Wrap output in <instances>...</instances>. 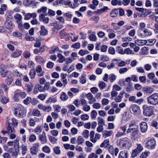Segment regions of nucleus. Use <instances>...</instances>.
Here are the masks:
<instances>
[{
    "mask_svg": "<svg viewBox=\"0 0 158 158\" xmlns=\"http://www.w3.org/2000/svg\"><path fill=\"white\" fill-rule=\"evenodd\" d=\"M48 34V31L45 28L44 26H42L41 27L40 34L42 35H45Z\"/></svg>",
    "mask_w": 158,
    "mask_h": 158,
    "instance_id": "nucleus-31",
    "label": "nucleus"
},
{
    "mask_svg": "<svg viewBox=\"0 0 158 158\" xmlns=\"http://www.w3.org/2000/svg\"><path fill=\"white\" fill-rule=\"evenodd\" d=\"M86 75L85 74H83L81 75V77L80 78V82L82 84L85 83L86 82Z\"/></svg>",
    "mask_w": 158,
    "mask_h": 158,
    "instance_id": "nucleus-35",
    "label": "nucleus"
},
{
    "mask_svg": "<svg viewBox=\"0 0 158 158\" xmlns=\"http://www.w3.org/2000/svg\"><path fill=\"white\" fill-rule=\"evenodd\" d=\"M156 145V142L155 140L153 139H149L147 142L145 147L148 149H153L155 148Z\"/></svg>",
    "mask_w": 158,
    "mask_h": 158,
    "instance_id": "nucleus-6",
    "label": "nucleus"
},
{
    "mask_svg": "<svg viewBox=\"0 0 158 158\" xmlns=\"http://www.w3.org/2000/svg\"><path fill=\"white\" fill-rule=\"evenodd\" d=\"M124 54H127V55H131L133 54L134 52L132 50L130 49L129 48H126L124 49Z\"/></svg>",
    "mask_w": 158,
    "mask_h": 158,
    "instance_id": "nucleus-41",
    "label": "nucleus"
},
{
    "mask_svg": "<svg viewBox=\"0 0 158 158\" xmlns=\"http://www.w3.org/2000/svg\"><path fill=\"white\" fill-rule=\"evenodd\" d=\"M92 3L93 4L89 5V7L93 10H95L98 4V0H93Z\"/></svg>",
    "mask_w": 158,
    "mask_h": 158,
    "instance_id": "nucleus-17",
    "label": "nucleus"
},
{
    "mask_svg": "<svg viewBox=\"0 0 158 158\" xmlns=\"http://www.w3.org/2000/svg\"><path fill=\"white\" fill-rule=\"evenodd\" d=\"M63 15L66 18L67 20L68 21H69L73 16V15L71 14V12H68L67 13H64Z\"/></svg>",
    "mask_w": 158,
    "mask_h": 158,
    "instance_id": "nucleus-30",
    "label": "nucleus"
},
{
    "mask_svg": "<svg viewBox=\"0 0 158 158\" xmlns=\"http://www.w3.org/2000/svg\"><path fill=\"white\" fill-rule=\"evenodd\" d=\"M148 103L152 105H158V93H155L147 98Z\"/></svg>",
    "mask_w": 158,
    "mask_h": 158,
    "instance_id": "nucleus-1",
    "label": "nucleus"
},
{
    "mask_svg": "<svg viewBox=\"0 0 158 158\" xmlns=\"http://www.w3.org/2000/svg\"><path fill=\"white\" fill-rule=\"evenodd\" d=\"M118 63V60L116 59H114L112 61V63L111 64L107 66V68L109 69L113 68L115 67V65L117 64Z\"/></svg>",
    "mask_w": 158,
    "mask_h": 158,
    "instance_id": "nucleus-15",
    "label": "nucleus"
},
{
    "mask_svg": "<svg viewBox=\"0 0 158 158\" xmlns=\"http://www.w3.org/2000/svg\"><path fill=\"white\" fill-rule=\"evenodd\" d=\"M150 152L148 151H146L143 152L140 156V158H147L149 156Z\"/></svg>",
    "mask_w": 158,
    "mask_h": 158,
    "instance_id": "nucleus-49",
    "label": "nucleus"
},
{
    "mask_svg": "<svg viewBox=\"0 0 158 158\" xmlns=\"http://www.w3.org/2000/svg\"><path fill=\"white\" fill-rule=\"evenodd\" d=\"M131 113L135 116H137L141 113V110L139 106L136 104H132L129 108Z\"/></svg>",
    "mask_w": 158,
    "mask_h": 158,
    "instance_id": "nucleus-2",
    "label": "nucleus"
},
{
    "mask_svg": "<svg viewBox=\"0 0 158 158\" xmlns=\"http://www.w3.org/2000/svg\"><path fill=\"white\" fill-rule=\"evenodd\" d=\"M54 152L56 155H59L60 153V147L59 146L55 147L53 148Z\"/></svg>",
    "mask_w": 158,
    "mask_h": 158,
    "instance_id": "nucleus-52",
    "label": "nucleus"
},
{
    "mask_svg": "<svg viewBox=\"0 0 158 158\" xmlns=\"http://www.w3.org/2000/svg\"><path fill=\"white\" fill-rule=\"evenodd\" d=\"M14 146L15 151V152L14 154L16 156L18 155V153L19 152V140L17 139L14 140Z\"/></svg>",
    "mask_w": 158,
    "mask_h": 158,
    "instance_id": "nucleus-8",
    "label": "nucleus"
},
{
    "mask_svg": "<svg viewBox=\"0 0 158 158\" xmlns=\"http://www.w3.org/2000/svg\"><path fill=\"white\" fill-rule=\"evenodd\" d=\"M135 42L137 45L143 46L147 44V40H135Z\"/></svg>",
    "mask_w": 158,
    "mask_h": 158,
    "instance_id": "nucleus-19",
    "label": "nucleus"
},
{
    "mask_svg": "<svg viewBox=\"0 0 158 158\" xmlns=\"http://www.w3.org/2000/svg\"><path fill=\"white\" fill-rule=\"evenodd\" d=\"M89 132L88 130H84L82 133V135L85 138H88L89 136Z\"/></svg>",
    "mask_w": 158,
    "mask_h": 158,
    "instance_id": "nucleus-55",
    "label": "nucleus"
},
{
    "mask_svg": "<svg viewBox=\"0 0 158 158\" xmlns=\"http://www.w3.org/2000/svg\"><path fill=\"white\" fill-rule=\"evenodd\" d=\"M42 151L45 153L49 154L51 150L49 147L45 146L42 148Z\"/></svg>",
    "mask_w": 158,
    "mask_h": 158,
    "instance_id": "nucleus-46",
    "label": "nucleus"
},
{
    "mask_svg": "<svg viewBox=\"0 0 158 158\" xmlns=\"http://www.w3.org/2000/svg\"><path fill=\"white\" fill-rule=\"evenodd\" d=\"M109 139L105 140L101 144L100 147L101 148L103 147H107L109 145Z\"/></svg>",
    "mask_w": 158,
    "mask_h": 158,
    "instance_id": "nucleus-36",
    "label": "nucleus"
},
{
    "mask_svg": "<svg viewBox=\"0 0 158 158\" xmlns=\"http://www.w3.org/2000/svg\"><path fill=\"white\" fill-rule=\"evenodd\" d=\"M109 10L108 7L106 6H104L102 8L99 9V14L106 12Z\"/></svg>",
    "mask_w": 158,
    "mask_h": 158,
    "instance_id": "nucleus-51",
    "label": "nucleus"
},
{
    "mask_svg": "<svg viewBox=\"0 0 158 158\" xmlns=\"http://www.w3.org/2000/svg\"><path fill=\"white\" fill-rule=\"evenodd\" d=\"M100 60L104 62H107L109 61V57L106 55L101 56L100 57Z\"/></svg>",
    "mask_w": 158,
    "mask_h": 158,
    "instance_id": "nucleus-50",
    "label": "nucleus"
},
{
    "mask_svg": "<svg viewBox=\"0 0 158 158\" xmlns=\"http://www.w3.org/2000/svg\"><path fill=\"white\" fill-rule=\"evenodd\" d=\"M57 101V99L56 97H54L53 96L50 97L48 99L46 103L47 104L50 103H54Z\"/></svg>",
    "mask_w": 158,
    "mask_h": 158,
    "instance_id": "nucleus-25",
    "label": "nucleus"
},
{
    "mask_svg": "<svg viewBox=\"0 0 158 158\" xmlns=\"http://www.w3.org/2000/svg\"><path fill=\"white\" fill-rule=\"evenodd\" d=\"M42 127L38 125L37 127L35 129L34 132L36 134L38 135L40 134L42 131Z\"/></svg>",
    "mask_w": 158,
    "mask_h": 158,
    "instance_id": "nucleus-29",
    "label": "nucleus"
},
{
    "mask_svg": "<svg viewBox=\"0 0 158 158\" xmlns=\"http://www.w3.org/2000/svg\"><path fill=\"white\" fill-rule=\"evenodd\" d=\"M0 101L2 104H5L9 102V99L7 98L2 96L0 98Z\"/></svg>",
    "mask_w": 158,
    "mask_h": 158,
    "instance_id": "nucleus-32",
    "label": "nucleus"
},
{
    "mask_svg": "<svg viewBox=\"0 0 158 158\" xmlns=\"http://www.w3.org/2000/svg\"><path fill=\"white\" fill-rule=\"evenodd\" d=\"M47 10V8L46 6H43L40 9L37 10V12L38 13H44Z\"/></svg>",
    "mask_w": 158,
    "mask_h": 158,
    "instance_id": "nucleus-44",
    "label": "nucleus"
},
{
    "mask_svg": "<svg viewBox=\"0 0 158 158\" xmlns=\"http://www.w3.org/2000/svg\"><path fill=\"white\" fill-rule=\"evenodd\" d=\"M113 131L112 130H104L102 132L103 137L106 138L110 136L113 134Z\"/></svg>",
    "mask_w": 158,
    "mask_h": 158,
    "instance_id": "nucleus-14",
    "label": "nucleus"
},
{
    "mask_svg": "<svg viewBox=\"0 0 158 158\" xmlns=\"http://www.w3.org/2000/svg\"><path fill=\"white\" fill-rule=\"evenodd\" d=\"M13 79L12 78L8 77L7 78L6 80L7 84L8 85H11L13 81Z\"/></svg>",
    "mask_w": 158,
    "mask_h": 158,
    "instance_id": "nucleus-62",
    "label": "nucleus"
},
{
    "mask_svg": "<svg viewBox=\"0 0 158 158\" xmlns=\"http://www.w3.org/2000/svg\"><path fill=\"white\" fill-rule=\"evenodd\" d=\"M39 20L45 24H47L48 23L49 19L48 17H45L44 14H42L39 15Z\"/></svg>",
    "mask_w": 158,
    "mask_h": 158,
    "instance_id": "nucleus-11",
    "label": "nucleus"
},
{
    "mask_svg": "<svg viewBox=\"0 0 158 158\" xmlns=\"http://www.w3.org/2000/svg\"><path fill=\"white\" fill-rule=\"evenodd\" d=\"M98 115V113L95 110H93L91 112V117L92 119H95Z\"/></svg>",
    "mask_w": 158,
    "mask_h": 158,
    "instance_id": "nucleus-53",
    "label": "nucleus"
},
{
    "mask_svg": "<svg viewBox=\"0 0 158 158\" xmlns=\"http://www.w3.org/2000/svg\"><path fill=\"white\" fill-rule=\"evenodd\" d=\"M143 113L144 115L150 117L154 114L153 108L151 106H143Z\"/></svg>",
    "mask_w": 158,
    "mask_h": 158,
    "instance_id": "nucleus-3",
    "label": "nucleus"
},
{
    "mask_svg": "<svg viewBox=\"0 0 158 158\" xmlns=\"http://www.w3.org/2000/svg\"><path fill=\"white\" fill-rule=\"evenodd\" d=\"M32 114L34 116L39 117L41 116L42 115L40 111L37 109H35L33 110Z\"/></svg>",
    "mask_w": 158,
    "mask_h": 158,
    "instance_id": "nucleus-18",
    "label": "nucleus"
},
{
    "mask_svg": "<svg viewBox=\"0 0 158 158\" xmlns=\"http://www.w3.org/2000/svg\"><path fill=\"white\" fill-rule=\"evenodd\" d=\"M22 53V51H18L13 52L11 55V56L13 58H17Z\"/></svg>",
    "mask_w": 158,
    "mask_h": 158,
    "instance_id": "nucleus-21",
    "label": "nucleus"
},
{
    "mask_svg": "<svg viewBox=\"0 0 158 158\" xmlns=\"http://www.w3.org/2000/svg\"><path fill=\"white\" fill-rule=\"evenodd\" d=\"M7 130L8 132V133L11 132H15V130L13 126L9 124H8V125L7 128Z\"/></svg>",
    "mask_w": 158,
    "mask_h": 158,
    "instance_id": "nucleus-48",
    "label": "nucleus"
},
{
    "mask_svg": "<svg viewBox=\"0 0 158 158\" xmlns=\"http://www.w3.org/2000/svg\"><path fill=\"white\" fill-rule=\"evenodd\" d=\"M35 74L36 72L35 69H31L29 73L31 79H33L34 78Z\"/></svg>",
    "mask_w": 158,
    "mask_h": 158,
    "instance_id": "nucleus-38",
    "label": "nucleus"
},
{
    "mask_svg": "<svg viewBox=\"0 0 158 158\" xmlns=\"http://www.w3.org/2000/svg\"><path fill=\"white\" fill-rule=\"evenodd\" d=\"M20 110L19 112V114H18V117H21L23 116L24 115V111L23 106L19 105Z\"/></svg>",
    "mask_w": 158,
    "mask_h": 158,
    "instance_id": "nucleus-34",
    "label": "nucleus"
},
{
    "mask_svg": "<svg viewBox=\"0 0 158 158\" xmlns=\"http://www.w3.org/2000/svg\"><path fill=\"white\" fill-rule=\"evenodd\" d=\"M36 139V135L33 134L31 135L29 138V141L30 142H34Z\"/></svg>",
    "mask_w": 158,
    "mask_h": 158,
    "instance_id": "nucleus-45",
    "label": "nucleus"
},
{
    "mask_svg": "<svg viewBox=\"0 0 158 158\" xmlns=\"http://www.w3.org/2000/svg\"><path fill=\"white\" fill-rule=\"evenodd\" d=\"M37 16V14L35 13H27L25 15L24 19L26 20H29L31 18H35Z\"/></svg>",
    "mask_w": 158,
    "mask_h": 158,
    "instance_id": "nucleus-12",
    "label": "nucleus"
},
{
    "mask_svg": "<svg viewBox=\"0 0 158 158\" xmlns=\"http://www.w3.org/2000/svg\"><path fill=\"white\" fill-rule=\"evenodd\" d=\"M26 90L28 92H31L33 89V85L31 84H28L26 85Z\"/></svg>",
    "mask_w": 158,
    "mask_h": 158,
    "instance_id": "nucleus-54",
    "label": "nucleus"
},
{
    "mask_svg": "<svg viewBox=\"0 0 158 158\" xmlns=\"http://www.w3.org/2000/svg\"><path fill=\"white\" fill-rule=\"evenodd\" d=\"M140 130L141 132L144 133L148 129V125L145 122H143L140 124Z\"/></svg>",
    "mask_w": 158,
    "mask_h": 158,
    "instance_id": "nucleus-10",
    "label": "nucleus"
},
{
    "mask_svg": "<svg viewBox=\"0 0 158 158\" xmlns=\"http://www.w3.org/2000/svg\"><path fill=\"white\" fill-rule=\"evenodd\" d=\"M84 139L81 136H79L77 140V142L78 145H81L84 142Z\"/></svg>",
    "mask_w": 158,
    "mask_h": 158,
    "instance_id": "nucleus-33",
    "label": "nucleus"
},
{
    "mask_svg": "<svg viewBox=\"0 0 158 158\" xmlns=\"http://www.w3.org/2000/svg\"><path fill=\"white\" fill-rule=\"evenodd\" d=\"M39 139L42 144H45L47 143V138L46 136L40 135L39 136Z\"/></svg>",
    "mask_w": 158,
    "mask_h": 158,
    "instance_id": "nucleus-28",
    "label": "nucleus"
},
{
    "mask_svg": "<svg viewBox=\"0 0 158 158\" xmlns=\"http://www.w3.org/2000/svg\"><path fill=\"white\" fill-rule=\"evenodd\" d=\"M118 14V9H113L110 13V15L111 17L113 18L116 17Z\"/></svg>",
    "mask_w": 158,
    "mask_h": 158,
    "instance_id": "nucleus-23",
    "label": "nucleus"
},
{
    "mask_svg": "<svg viewBox=\"0 0 158 158\" xmlns=\"http://www.w3.org/2000/svg\"><path fill=\"white\" fill-rule=\"evenodd\" d=\"M139 132L138 127L137 126L136 127L134 128H129L127 129V133H131V135L132 139H135L136 135L138 134Z\"/></svg>",
    "mask_w": 158,
    "mask_h": 158,
    "instance_id": "nucleus-4",
    "label": "nucleus"
},
{
    "mask_svg": "<svg viewBox=\"0 0 158 158\" xmlns=\"http://www.w3.org/2000/svg\"><path fill=\"white\" fill-rule=\"evenodd\" d=\"M116 76L113 74H111L110 75L109 80L111 82H113L116 79Z\"/></svg>",
    "mask_w": 158,
    "mask_h": 158,
    "instance_id": "nucleus-61",
    "label": "nucleus"
},
{
    "mask_svg": "<svg viewBox=\"0 0 158 158\" xmlns=\"http://www.w3.org/2000/svg\"><path fill=\"white\" fill-rule=\"evenodd\" d=\"M31 153L33 155H36L38 152V148H35L34 147H32L31 148Z\"/></svg>",
    "mask_w": 158,
    "mask_h": 158,
    "instance_id": "nucleus-56",
    "label": "nucleus"
},
{
    "mask_svg": "<svg viewBox=\"0 0 158 158\" xmlns=\"http://www.w3.org/2000/svg\"><path fill=\"white\" fill-rule=\"evenodd\" d=\"M57 56L59 58L58 61L60 63H62L66 60L65 57L60 53H58Z\"/></svg>",
    "mask_w": 158,
    "mask_h": 158,
    "instance_id": "nucleus-26",
    "label": "nucleus"
},
{
    "mask_svg": "<svg viewBox=\"0 0 158 158\" xmlns=\"http://www.w3.org/2000/svg\"><path fill=\"white\" fill-rule=\"evenodd\" d=\"M128 153L127 152L122 151L119 154L118 158H128Z\"/></svg>",
    "mask_w": 158,
    "mask_h": 158,
    "instance_id": "nucleus-16",
    "label": "nucleus"
},
{
    "mask_svg": "<svg viewBox=\"0 0 158 158\" xmlns=\"http://www.w3.org/2000/svg\"><path fill=\"white\" fill-rule=\"evenodd\" d=\"M13 76L16 77H20L22 75V74L21 73L17 70L13 71Z\"/></svg>",
    "mask_w": 158,
    "mask_h": 158,
    "instance_id": "nucleus-43",
    "label": "nucleus"
},
{
    "mask_svg": "<svg viewBox=\"0 0 158 158\" xmlns=\"http://www.w3.org/2000/svg\"><path fill=\"white\" fill-rule=\"evenodd\" d=\"M8 71L6 69V66L3 64H1L0 66V73L2 77H6Z\"/></svg>",
    "mask_w": 158,
    "mask_h": 158,
    "instance_id": "nucleus-7",
    "label": "nucleus"
},
{
    "mask_svg": "<svg viewBox=\"0 0 158 158\" xmlns=\"http://www.w3.org/2000/svg\"><path fill=\"white\" fill-rule=\"evenodd\" d=\"M95 134V132L94 131H92L90 134V140L93 143H95L99 139V134L96 133L95 135V138H94V135Z\"/></svg>",
    "mask_w": 158,
    "mask_h": 158,
    "instance_id": "nucleus-9",
    "label": "nucleus"
},
{
    "mask_svg": "<svg viewBox=\"0 0 158 158\" xmlns=\"http://www.w3.org/2000/svg\"><path fill=\"white\" fill-rule=\"evenodd\" d=\"M35 60L39 63H43L44 61L43 58L40 56H37L36 57Z\"/></svg>",
    "mask_w": 158,
    "mask_h": 158,
    "instance_id": "nucleus-57",
    "label": "nucleus"
},
{
    "mask_svg": "<svg viewBox=\"0 0 158 158\" xmlns=\"http://www.w3.org/2000/svg\"><path fill=\"white\" fill-rule=\"evenodd\" d=\"M67 76L66 74L62 73L60 74L61 81L64 84V86H65L68 84V82L66 78Z\"/></svg>",
    "mask_w": 158,
    "mask_h": 158,
    "instance_id": "nucleus-13",
    "label": "nucleus"
},
{
    "mask_svg": "<svg viewBox=\"0 0 158 158\" xmlns=\"http://www.w3.org/2000/svg\"><path fill=\"white\" fill-rule=\"evenodd\" d=\"M111 4L113 6H121L122 5V1L121 0H112L111 2Z\"/></svg>",
    "mask_w": 158,
    "mask_h": 158,
    "instance_id": "nucleus-27",
    "label": "nucleus"
},
{
    "mask_svg": "<svg viewBox=\"0 0 158 158\" xmlns=\"http://www.w3.org/2000/svg\"><path fill=\"white\" fill-rule=\"evenodd\" d=\"M45 51L44 47H41L40 49H35L34 50V52L35 54H37L38 53L43 52Z\"/></svg>",
    "mask_w": 158,
    "mask_h": 158,
    "instance_id": "nucleus-47",
    "label": "nucleus"
},
{
    "mask_svg": "<svg viewBox=\"0 0 158 158\" xmlns=\"http://www.w3.org/2000/svg\"><path fill=\"white\" fill-rule=\"evenodd\" d=\"M68 98V97L66 94L64 92H63L60 96V99L63 101H66Z\"/></svg>",
    "mask_w": 158,
    "mask_h": 158,
    "instance_id": "nucleus-39",
    "label": "nucleus"
},
{
    "mask_svg": "<svg viewBox=\"0 0 158 158\" xmlns=\"http://www.w3.org/2000/svg\"><path fill=\"white\" fill-rule=\"evenodd\" d=\"M106 86V84L103 81L99 83V88L101 89H103Z\"/></svg>",
    "mask_w": 158,
    "mask_h": 158,
    "instance_id": "nucleus-63",
    "label": "nucleus"
},
{
    "mask_svg": "<svg viewBox=\"0 0 158 158\" xmlns=\"http://www.w3.org/2000/svg\"><path fill=\"white\" fill-rule=\"evenodd\" d=\"M144 35L145 36H148L151 35H152V32L149 31L147 29H145L143 31Z\"/></svg>",
    "mask_w": 158,
    "mask_h": 158,
    "instance_id": "nucleus-58",
    "label": "nucleus"
},
{
    "mask_svg": "<svg viewBox=\"0 0 158 158\" xmlns=\"http://www.w3.org/2000/svg\"><path fill=\"white\" fill-rule=\"evenodd\" d=\"M130 140L127 138H124L120 139L119 144L123 147H128L131 146Z\"/></svg>",
    "mask_w": 158,
    "mask_h": 158,
    "instance_id": "nucleus-5",
    "label": "nucleus"
},
{
    "mask_svg": "<svg viewBox=\"0 0 158 158\" xmlns=\"http://www.w3.org/2000/svg\"><path fill=\"white\" fill-rule=\"evenodd\" d=\"M124 50L120 47H117L116 52L118 53L121 55H124Z\"/></svg>",
    "mask_w": 158,
    "mask_h": 158,
    "instance_id": "nucleus-60",
    "label": "nucleus"
},
{
    "mask_svg": "<svg viewBox=\"0 0 158 158\" xmlns=\"http://www.w3.org/2000/svg\"><path fill=\"white\" fill-rule=\"evenodd\" d=\"M126 88V91L129 92L134 89L131 83H128L127 85H125Z\"/></svg>",
    "mask_w": 158,
    "mask_h": 158,
    "instance_id": "nucleus-24",
    "label": "nucleus"
},
{
    "mask_svg": "<svg viewBox=\"0 0 158 158\" xmlns=\"http://www.w3.org/2000/svg\"><path fill=\"white\" fill-rule=\"evenodd\" d=\"M14 18L16 20L17 23L22 22V15L19 13H17L14 16Z\"/></svg>",
    "mask_w": 158,
    "mask_h": 158,
    "instance_id": "nucleus-20",
    "label": "nucleus"
},
{
    "mask_svg": "<svg viewBox=\"0 0 158 158\" xmlns=\"http://www.w3.org/2000/svg\"><path fill=\"white\" fill-rule=\"evenodd\" d=\"M5 24L6 27L7 29H10L12 28L13 24L10 20L9 19L6 20Z\"/></svg>",
    "mask_w": 158,
    "mask_h": 158,
    "instance_id": "nucleus-22",
    "label": "nucleus"
},
{
    "mask_svg": "<svg viewBox=\"0 0 158 158\" xmlns=\"http://www.w3.org/2000/svg\"><path fill=\"white\" fill-rule=\"evenodd\" d=\"M141 54L142 55L147 54L148 53V48L146 47L143 48L141 49Z\"/></svg>",
    "mask_w": 158,
    "mask_h": 158,
    "instance_id": "nucleus-42",
    "label": "nucleus"
},
{
    "mask_svg": "<svg viewBox=\"0 0 158 158\" xmlns=\"http://www.w3.org/2000/svg\"><path fill=\"white\" fill-rule=\"evenodd\" d=\"M20 148H22V154L23 155H25L27 152L28 149L27 146L23 144H22Z\"/></svg>",
    "mask_w": 158,
    "mask_h": 158,
    "instance_id": "nucleus-37",
    "label": "nucleus"
},
{
    "mask_svg": "<svg viewBox=\"0 0 158 158\" xmlns=\"http://www.w3.org/2000/svg\"><path fill=\"white\" fill-rule=\"evenodd\" d=\"M86 96L87 98L91 102H94L95 101V98L93 97L91 93H88L87 94Z\"/></svg>",
    "mask_w": 158,
    "mask_h": 158,
    "instance_id": "nucleus-40",
    "label": "nucleus"
},
{
    "mask_svg": "<svg viewBox=\"0 0 158 158\" xmlns=\"http://www.w3.org/2000/svg\"><path fill=\"white\" fill-rule=\"evenodd\" d=\"M38 88V90L41 92H45L44 86H41L39 84H37L36 85V88Z\"/></svg>",
    "mask_w": 158,
    "mask_h": 158,
    "instance_id": "nucleus-59",
    "label": "nucleus"
},
{
    "mask_svg": "<svg viewBox=\"0 0 158 158\" xmlns=\"http://www.w3.org/2000/svg\"><path fill=\"white\" fill-rule=\"evenodd\" d=\"M53 107L54 108V110L58 112H59L60 111L61 108L60 106L56 104L53 105Z\"/></svg>",
    "mask_w": 158,
    "mask_h": 158,
    "instance_id": "nucleus-64",
    "label": "nucleus"
}]
</instances>
